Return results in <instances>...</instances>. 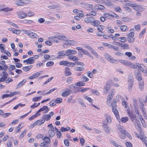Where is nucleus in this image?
<instances>
[{"instance_id":"nucleus-1","label":"nucleus","mask_w":147,"mask_h":147,"mask_svg":"<svg viewBox=\"0 0 147 147\" xmlns=\"http://www.w3.org/2000/svg\"><path fill=\"white\" fill-rule=\"evenodd\" d=\"M140 106L139 105L137 107L135 106V113L139 115L138 117L141 122L142 123V121L143 120L142 117L141 115H140V113L138 111V109L140 108L141 109V111L143 113V116L145 117H146V112L145 110L144 107L143 105L142 104H140Z\"/></svg>"},{"instance_id":"nucleus-2","label":"nucleus","mask_w":147,"mask_h":147,"mask_svg":"<svg viewBox=\"0 0 147 147\" xmlns=\"http://www.w3.org/2000/svg\"><path fill=\"white\" fill-rule=\"evenodd\" d=\"M29 1L28 0H16L14 4L18 6L24 5L29 3Z\"/></svg>"},{"instance_id":"nucleus-3","label":"nucleus","mask_w":147,"mask_h":147,"mask_svg":"<svg viewBox=\"0 0 147 147\" xmlns=\"http://www.w3.org/2000/svg\"><path fill=\"white\" fill-rule=\"evenodd\" d=\"M103 16L109 20H111L112 19L111 17L115 18L117 19H118L119 18V16L114 12H113L112 14L107 13H105L103 14Z\"/></svg>"},{"instance_id":"nucleus-4","label":"nucleus","mask_w":147,"mask_h":147,"mask_svg":"<svg viewBox=\"0 0 147 147\" xmlns=\"http://www.w3.org/2000/svg\"><path fill=\"white\" fill-rule=\"evenodd\" d=\"M112 83V80H109L107 81V84L104 87V92L107 94L111 88V84Z\"/></svg>"},{"instance_id":"nucleus-5","label":"nucleus","mask_w":147,"mask_h":147,"mask_svg":"<svg viewBox=\"0 0 147 147\" xmlns=\"http://www.w3.org/2000/svg\"><path fill=\"white\" fill-rule=\"evenodd\" d=\"M17 14L18 18L20 19H24L27 16V14L23 11H18Z\"/></svg>"},{"instance_id":"nucleus-6","label":"nucleus","mask_w":147,"mask_h":147,"mask_svg":"<svg viewBox=\"0 0 147 147\" xmlns=\"http://www.w3.org/2000/svg\"><path fill=\"white\" fill-rule=\"evenodd\" d=\"M45 122V120H44L40 119L37 120L34 122L33 124H30V127L31 128H33L36 125H41L44 123Z\"/></svg>"},{"instance_id":"nucleus-7","label":"nucleus","mask_w":147,"mask_h":147,"mask_svg":"<svg viewBox=\"0 0 147 147\" xmlns=\"http://www.w3.org/2000/svg\"><path fill=\"white\" fill-rule=\"evenodd\" d=\"M61 5H60L56 3L55 2L53 3L51 5H48V8L51 9H56L57 10H59L61 8Z\"/></svg>"},{"instance_id":"nucleus-8","label":"nucleus","mask_w":147,"mask_h":147,"mask_svg":"<svg viewBox=\"0 0 147 147\" xmlns=\"http://www.w3.org/2000/svg\"><path fill=\"white\" fill-rule=\"evenodd\" d=\"M105 58L110 63H115L117 61V60L114 59L108 54H105Z\"/></svg>"},{"instance_id":"nucleus-9","label":"nucleus","mask_w":147,"mask_h":147,"mask_svg":"<svg viewBox=\"0 0 147 147\" xmlns=\"http://www.w3.org/2000/svg\"><path fill=\"white\" fill-rule=\"evenodd\" d=\"M111 105L112 107V111L115 115L117 119L118 120L119 118V112L116 108V106L115 105H113L112 104H111Z\"/></svg>"},{"instance_id":"nucleus-10","label":"nucleus","mask_w":147,"mask_h":147,"mask_svg":"<svg viewBox=\"0 0 147 147\" xmlns=\"http://www.w3.org/2000/svg\"><path fill=\"white\" fill-rule=\"evenodd\" d=\"M114 89L111 90L110 93H109V95L107 97V105H110L111 102V101L112 99L113 96L112 95L114 93V91L113 90Z\"/></svg>"},{"instance_id":"nucleus-11","label":"nucleus","mask_w":147,"mask_h":147,"mask_svg":"<svg viewBox=\"0 0 147 147\" xmlns=\"http://www.w3.org/2000/svg\"><path fill=\"white\" fill-rule=\"evenodd\" d=\"M137 67L143 73H146L147 70V69H146L145 66L142 64L137 63Z\"/></svg>"},{"instance_id":"nucleus-12","label":"nucleus","mask_w":147,"mask_h":147,"mask_svg":"<svg viewBox=\"0 0 147 147\" xmlns=\"http://www.w3.org/2000/svg\"><path fill=\"white\" fill-rule=\"evenodd\" d=\"M65 56H70L72 55H75L77 53V51L75 50H71L68 49L66 50L65 51Z\"/></svg>"},{"instance_id":"nucleus-13","label":"nucleus","mask_w":147,"mask_h":147,"mask_svg":"<svg viewBox=\"0 0 147 147\" xmlns=\"http://www.w3.org/2000/svg\"><path fill=\"white\" fill-rule=\"evenodd\" d=\"M120 132L119 133V134L120 137L124 139L125 138V136L127 135L128 133L127 132L123 129H119Z\"/></svg>"},{"instance_id":"nucleus-14","label":"nucleus","mask_w":147,"mask_h":147,"mask_svg":"<svg viewBox=\"0 0 147 147\" xmlns=\"http://www.w3.org/2000/svg\"><path fill=\"white\" fill-rule=\"evenodd\" d=\"M133 8L134 10L137 11H142L143 10L142 6L141 5H137L136 3L134 4Z\"/></svg>"},{"instance_id":"nucleus-15","label":"nucleus","mask_w":147,"mask_h":147,"mask_svg":"<svg viewBox=\"0 0 147 147\" xmlns=\"http://www.w3.org/2000/svg\"><path fill=\"white\" fill-rule=\"evenodd\" d=\"M71 90L70 89L67 88L62 93V96L63 97H67L71 93Z\"/></svg>"},{"instance_id":"nucleus-16","label":"nucleus","mask_w":147,"mask_h":147,"mask_svg":"<svg viewBox=\"0 0 147 147\" xmlns=\"http://www.w3.org/2000/svg\"><path fill=\"white\" fill-rule=\"evenodd\" d=\"M105 119L108 123H111L112 122L111 117L108 114H105L104 115Z\"/></svg>"},{"instance_id":"nucleus-17","label":"nucleus","mask_w":147,"mask_h":147,"mask_svg":"<svg viewBox=\"0 0 147 147\" xmlns=\"http://www.w3.org/2000/svg\"><path fill=\"white\" fill-rule=\"evenodd\" d=\"M24 63H26L27 64H33L34 62V60L33 59V57H30L28 59L24 60Z\"/></svg>"},{"instance_id":"nucleus-18","label":"nucleus","mask_w":147,"mask_h":147,"mask_svg":"<svg viewBox=\"0 0 147 147\" xmlns=\"http://www.w3.org/2000/svg\"><path fill=\"white\" fill-rule=\"evenodd\" d=\"M49 40L53 41V42H55L56 43L59 42L58 41V35H57L55 36H52L49 37L48 38Z\"/></svg>"},{"instance_id":"nucleus-19","label":"nucleus","mask_w":147,"mask_h":147,"mask_svg":"<svg viewBox=\"0 0 147 147\" xmlns=\"http://www.w3.org/2000/svg\"><path fill=\"white\" fill-rule=\"evenodd\" d=\"M16 92H15L13 93L12 92H11L9 94H4L3 95L1 96V97L2 99H4L5 98H6L9 96L10 97H11L12 96L15 95L16 94Z\"/></svg>"},{"instance_id":"nucleus-20","label":"nucleus","mask_w":147,"mask_h":147,"mask_svg":"<svg viewBox=\"0 0 147 147\" xmlns=\"http://www.w3.org/2000/svg\"><path fill=\"white\" fill-rule=\"evenodd\" d=\"M66 44L67 45H69L70 46L74 45L77 44L76 41L73 40H66Z\"/></svg>"},{"instance_id":"nucleus-21","label":"nucleus","mask_w":147,"mask_h":147,"mask_svg":"<svg viewBox=\"0 0 147 147\" xmlns=\"http://www.w3.org/2000/svg\"><path fill=\"white\" fill-rule=\"evenodd\" d=\"M128 66L131 68L136 69L137 68V63L134 64L130 61H128L127 65Z\"/></svg>"},{"instance_id":"nucleus-22","label":"nucleus","mask_w":147,"mask_h":147,"mask_svg":"<svg viewBox=\"0 0 147 147\" xmlns=\"http://www.w3.org/2000/svg\"><path fill=\"white\" fill-rule=\"evenodd\" d=\"M135 75L136 76L137 79L139 82L143 81L142 80L141 74L140 72L138 71L137 73H135Z\"/></svg>"},{"instance_id":"nucleus-23","label":"nucleus","mask_w":147,"mask_h":147,"mask_svg":"<svg viewBox=\"0 0 147 147\" xmlns=\"http://www.w3.org/2000/svg\"><path fill=\"white\" fill-rule=\"evenodd\" d=\"M40 74L41 73L38 72H37L36 73L34 74L33 75L29 77L28 78V79L29 80H32L35 79L38 77Z\"/></svg>"},{"instance_id":"nucleus-24","label":"nucleus","mask_w":147,"mask_h":147,"mask_svg":"<svg viewBox=\"0 0 147 147\" xmlns=\"http://www.w3.org/2000/svg\"><path fill=\"white\" fill-rule=\"evenodd\" d=\"M94 19L92 18L86 17L84 18V22L88 24H92Z\"/></svg>"},{"instance_id":"nucleus-25","label":"nucleus","mask_w":147,"mask_h":147,"mask_svg":"<svg viewBox=\"0 0 147 147\" xmlns=\"http://www.w3.org/2000/svg\"><path fill=\"white\" fill-rule=\"evenodd\" d=\"M49 109L48 107L47 106H44L40 108L38 111V113H39L41 111H44L45 113L48 112L49 111Z\"/></svg>"},{"instance_id":"nucleus-26","label":"nucleus","mask_w":147,"mask_h":147,"mask_svg":"<svg viewBox=\"0 0 147 147\" xmlns=\"http://www.w3.org/2000/svg\"><path fill=\"white\" fill-rule=\"evenodd\" d=\"M129 31L130 32L127 34V37H133L134 35V29L131 28L130 30Z\"/></svg>"},{"instance_id":"nucleus-27","label":"nucleus","mask_w":147,"mask_h":147,"mask_svg":"<svg viewBox=\"0 0 147 147\" xmlns=\"http://www.w3.org/2000/svg\"><path fill=\"white\" fill-rule=\"evenodd\" d=\"M139 88L140 91H142L144 88V82L143 81L138 82Z\"/></svg>"},{"instance_id":"nucleus-28","label":"nucleus","mask_w":147,"mask_h":147,"mask_svg":"<svg viewBox=\"0 0 147 147\" xmlns=\"http://www.w3.org/2000/svg\"><path fill=\"white\" fill-rule=\"evenodd\" d=\"M88 49H90V48ZM91 53L96 58H98L99 56L97 52L93 49H91Z\"/></svg>"},{"instance_id":"nucleus-29","label":"nucleus","mask_w":147,"mask_h":147,"mask_svg":"<svg viewBox=\"0 0 147 147\" xmlns=\"http://www.w3.org/2000/svg\"><path fill=\"white\" fill-rule=\"evenodd\" d=\"M65 74L67 76H70L71 74L70 69L68 67L65 68Z\"/></svg>"},{"instance_id":"nucleus-30","label":"nucleus","mask_w":147,"mask_h":147,"mask_svg":"<svg viewBox=\"0 0 147 147\" xmlns=\"http://www.w3.org/2000/svg\"><path fill=\"white\" fill-rule=\"evenodd\" d=\"M130 118L131 120L134 122H136L137 123V117L136 115L132 114L130 115Z\"/></svg>"},{"instance_id":"nucleus-31","label":"nucleus","mask_w":147,"mask_h":147,"mask_svg":"<svg viewBox=\"0 0 147 147\" xmlns=\"http://www.w3.org/2000/svg\"><path fill=\"white\" fill-rule=\"evenodd\" d=\"M128 118L127 117H122L121 119H119L118 120L119 122H121L123 123L126 122L128 120Z\"/></svg>"},{"instance_id":"nucleus-32","label":"nucleus","mask_w":147,"mask_h":147,"mask_svg":"<svg viewBox=\"0 0 147 147\" xmlns=\"http://www.w3.org/2000/svg\"><path fill=\"white\" fill-rule=\"evenodd\" d=\"M82 50V52H83L84 54L87 55L92 59H94L93 57L87 50L84 49Z\"/></svg>"},{"instance_id":"nucleus-33","label":"nucleus","mask_w":147,"mask_h":147,"mask_svg":"<svg viewBox=\"0 0 147 147\" xmlns=\"http://www.w3.org/2000/svg\"><path fill=\"white\" fill-rule=\"evenodd\" d=\"M58 39L59 40L66 41L67 39L66 37L64 35H58Z\"/></svg>"},{"instance_id":"nucleus-34","label":"nucleus","mask_w":147,"mask_h":147,"mask_svg":"<svg viewBox=\"0 0 147 147\" xmlns=\"http://www.w3.org/2000/svg\"><path fill=\"white\" fill-rule=\"evenodd\" d=\"M40 115V113H38V112H37L35 114L32 115L31 117H29L28 119L30 121L32 120L38 116Z\"/></svg>"},{"instance_id":"nucleus-35","label":"nucleus","mask_w":147,"mask_h":147,"mask_svg":"<svg viewBox=\"0 0 147 147\" xmlns=\"http://www.w3.org/2000/svg\"><path fill=\"white\" fill-rule=\"evenodd\" d=\"M32 67V65H30L23 67L22 68V70L25 71H28L31 69Z\"/></svg>"},{"instance_id":"nucleus-36","label":"nucleus","mask_w":147,"mask_h":147,"mask_svg":"<svg viewBox=\"0 0 147 147\" xmlns=\"http://www.w3.org/2000/svg\"><path fill=\"white\" fill-rule=\"evenodd\" d=\"M100 23L99 21L97 20H93L91 24H92V25L94 26L97 27L100 24Z\"/></svg>"},{"instance_id":"nucleus-37","label":"nucleus","mask_w":147,"mask_h":147,"mask_svg":"<svg viewBox=\"0 0 147 147\" xmlns=\"http://www.w3.org/2000/svg\"><path fill=\"white\" fill-rule=\"evenodd\" d=\"M42 140L44 141V142L46 145L49 144L51 141L50 139L48 137H45Z\"/></svg>"},{"instance_id":"nucleus-38","label":"nucleus","mask_w":147,"mask_h":147,"mask_svg":"<svg viewBox=\"0 0 147 147\" xmlns=\"http://www.w3.org/2000/svg\"><path fill=\"white\" fill-rule=\"evenodd\" d=\"M117 61L120 62L124 65L126 66L128 61H125L123 59H118L117 60Z\"/></svg>"},{"instance_id":"nucleus-39","label":"nucleus","mask_w":147,"mask_h":147,"mask_svg":"<svg viewBox=\"0 0 147 147\" xmlns=\"http://www.w3.org/2000/svg\"><path fill=\"white\" fill-rule=\"evenodd\" d=\"M34 22L33 21L28 20V19H25L23 21V23L25 24H30L32 23H33Z\"/></svg>"},{"instance_id":"nucleus-40","label":"nucleus","mask_w":147,"mask_h":147,"mask_svg":"<svg viewBox=\"0 0 147 147\" xmlns=\"http://www.w3.org/2000/svg\"><path fill=\"white\" fill-rule=\"evenodd\" d=\"M49 136L52 137L54 136L55 132L54 129H49Z\"/></svg>"},{"instance_id":"nucleus-41","label":"nucleus","mask_w":147,"mask_h":147,"mask_svg":"<svg viewBox=\"0 0 147 147\" xmlns=\"http://www.w3.org/2000/svg\"><path fill=\"white\" fill-rule=\"evenodd\" d=\"M26 82V80H24L22 82H20L17 86V88H19L22 86H23L25 83Z\"/></svg>"},{"instance_id":"nucleus-42","label":"nucleus","mask_w":147,"mask_h":147,"mask_svg":"<svg viewBox=\"0 0 147 147\" xmlns=\"http://www.w3.org/2000/svg\"><path fill=\"white\" fill-rule=\"evenodd\" d=\"M120 29L122 32H125L128 30V28L126 25H123L120 26Z\"/></svg>"},{"instance_id":"nucleus-43","label":"nucleus","mask_w":147,"mask_h":147,"mask_svg":"<svg viewBox=\"0 0 147 147\" xmlns=\"http://www.w3.org/2000/svg\"><path fill=\"white\" fill-rule=\"evenodd\" d=\"M68 59L70 60H72L74 61H76L78 60V59L77 57L75 56L71 55L68 57Z\"/></svg>"},{"instance_id":"nucleus-44","label":"nucleus","mask_w":147,"mask_h":147,"mask_svg":"<svg viewBox=\"0 0 147 147\" xmlns=\"http://www.w3.org/2000/svg\"><path fill=\"white\" fill-rule=\"evenodd\" d=\"M75 85L78 86H84L85 84L82 81H79L76 83Z\"/></svg>"},{"instance_id":"nucleus-45","label":"nucleus","mask_w":147,"mask_h":147,"mask_svg":"<svg viewBox=\"0 0 147 147\" xmlns=\"http://www.w3.org/2000/svg\"><path fill=\"white\" fill-rule=\"evenodd\" d=\"M51 118V116L49 114L44 115L43 116V119L47 121L50 119Z\"/></svg>"},{"instance_id":"nucleus-46","label":"nucleus","mask_w":147,"mask_h":147,"mask_svg":"<svg viewBox=\"0 0 147 147\" xmlns=\"http://www.w3.org/2000/svg\"><path fill=\"white\" fill-rule=\"evenodd\" d=\"M7 23L9 25H11L12 26H14L16 28H19V27L17 24H16L12 21H9Z\"/></svg>"},{"instance_id":"nucleus-47","label":"nucleus","mask_w":147,"mask_h":147,"mask_svg":"<svg viewBox=\"0 0 147 147\" xmlns=\"http://www.w3.org/2000/svg\"><path fill=\"white\" fill-rule=\"evenodd\" d=\"M13 9V8H10L8 7L2 8V11L5 12H8L12 11Z\"/></svg>"},{"instance_id":"nucleus-48","label":"nucleus","mask_w":147,"mask_h":147,"mask_svg":"<svg viewBox=\"0 0 147 147\" xmlns=\"http://www.w3.org/2000/svg\"><path fill=\"white\" fill-rule=\"evenodd\" d=\"M117 40L121 42H124L127 40V39L126 37H120L117 38Z\"/></svg>"},{"instance_id":"nucleus-49","label":"nucleus","mask_w":147,"mask_h":147,"mask_svg":"<svg viewBox=\"0 0 147 147\" xmlns=\"http://www.w3.org/2000/svg\"><path fill=\"white\" fill-rule=\"evenodd\" d=\"M78 103L84 107H86V105L83 102L81 98H78Z\"/></svg>"},{"instance_id":"nucleus-50","label":"nucleus","mask_w":147,"mask_h":147,"mask_svg":"<svg viewBox=\"0 0 147 147\" xmlns=\"http://www.w3.org/2000/svg\"><path fill=\"white\" fill-rule=\"evenodd\" d=\"M69 63V62L66 61H61L59 63V64L60 65H65Z\"/></svg>"},{"instance_id":"nucleus-51","label":"nucleus","mask_w":147,"mask_h":147,"mask_svg":"<svg viewBox=\"0 0 147 147\" xmlns=\"http://www.w3.org/2000/svg\"><path fill=\"white\" fill-rule=\"evenodd\" d=\"M58 54L59 57L65 56V52L64 51H60L58 53Z\"/></svg>"},{"instance_id":"nucleus-52","label":"nucleus","mask_w":147,"mask_h":147,"mask_svg":"<svg viewBox=\"0 0 147 147\" xmlns=\"http://www.w3.org/2000/svg\"><path fill=\"white\" fill-rule=\"evenodd\" d=\"M130 18L127 17H123L122 18V20L125 22H129L131 20Z\"/></svg>"},{"instance_id":"nucleus-53","label":"nucleus","mask_w":147,"mask_h":147,"mask_svg":"<svg viewBox=\"0 0 147 147\" xmlns=\"http://www.w3.org/2000/svg\"><path fill=\"white\" fill-rule=\"evenodd\" d=\"M2 75L3 77L6 80L8 76L7 73L6 71H3L2 73Z\"/></svg>"},{"instance_id":"nucleus-54","label":"nucleus","mask_w":147,"mask_h":147,"mask_svg":"<svg viewBox=\"0 0 147 147\" xmlns=\"http://www.w3.org/2000/svg\"><path fill=\"white\" fill-rule=\"evenodd\" d=\"M5 45L4 44H0V50L1 52L2 53H3L5 50Z\"/></svg>"},{"instance_id":"nucleus-55","label":"nucleus","mask_w":147,"mask_h":147,"mask_svg":"<svg viewBox=\"0 0 147 147\" xmlns=\"http://www.w3.org/2000/svg\"><path fill=\"white\" fill-rule=\"evenodd\" d=\"M84 98L86 99L90 103H92L93 102V100L90 97L87 96H84Z\"/></svg>"},{"instance_id":"nucleus-56","label":"nucleus","mask_w":147,"mask_h":147,"mask_svg":"<svg viewBox=\"0 0 147 147\" xmlns=\"http://www.w3.org/2000/svg\"><path fill=\"white\" fill-rule=\"evenodd\" d=\"M56 101L55 99L52 100L49 103L50 105L51 106H53L56 104Z\"/></svg>"},{"instance_id":"nucleus-57","label":"nucleus","mask_w":147,"mask_h":147,"mask_svg":"<svg viewBox=\"0 0 147 147\" xmlns=\"http://www.w3.org/2000/svg\"><path fill=\"white\" fill-rule=\"evenodd\" d=\"M25 106V104H22L21 103H19L17 105H16L13 108V109L14 110L20 107H23Z\"/></svg>"},{"instance_id":"nucleus-58","label":"nucleus","mask_w":147,"mask_h":147,"mask_svg":"<svg viewBox=\"0 0 147 147\" xmlns=\"http://www.w3.org/2000/svg\"><path fill=\"white\" fill-rule=\"evenodd\" d=\"M122 47L124 49H129L130 47L129 45L127 44H123Z\"/></svg>"},{"instance_id":"nucleus-59","label":"nucleus","mask_w":147,"mask_h":147,"mask_svg":"<svg viewBox=\"0 0 147 147\" xmlns=\"http://www.w3.org/2000/svg\"><path fill=\"white\" fill-rule=\"evenodd\" d=\"M57 89V88H54L53 89H51L50 90H49V91H48L47 92H46L45 93V95H47L48 94H50L52 92L54 91V90H56Z\"/></svg>"},{"instance_id":"nucleus-60","label":"nucleus","mask_w":147,"mask_h":147,"mask_svg":"<svg viewBox=\"0 0 147 147\" xmlns=\"http://www.w3.org/2000/svg\"><path fill=\"white\" fill-rule=\"evenodd\" d=\"M27 14V16L29 17H31L34 16L35 15V13L34 12L31 11H29L28 12Z\"/></svg>"},{"instance_id":"nucleus-61","label":"nucleus","mask_w":147,"mask_h":147,"mask_svg":"<svg viewBox=\"0 0 147 147\" xmlns=\"http://www.w3.org/2000/svg\"><path fill=\"white\" fill-rule=\"evenodd\" d=\"M76 70L77 71H81L84 70V68L83 67H77L75 68Z\"/></svg>"},{"instance_id":"nucleus-62","label":"nucleus","mask_w":147,"mask_h":147,"mask_svg":"<svg viewBox=\"0 0 147 147\" xmlns=\"http://www.w3.org/2000/svg\"><path fill=\"white\" fill-rule=\"evenodd\" d=\"M98 30L100 31H102L104 28V27L103 25H98L97 26Z\"/></svg>"},{"instance_id":"nucleus-63","label":"nucleus","mask_w":147,"mask_h":147,"mask_svg":"<svg viewBox=\"0 0 147 147\" xmlns=\"http://www.w3.org/2000/svg\"><path fill=\"white\" fill-rule=\"evenodd\" d=\"M108 123L105 121L103 122L102 126L104 128H107L108 127Z\"/></svg>"},{"instance_id":"nucleus-64","label":"nucleus","mask_w":147,"mask_h":147,"mask_svg":"<svg viewBox=\"0 0 147 147\" xmlns=\"http://www.w3.org/2000/svg\"><path fill=\"white\" fill-rule=\"evenodd\" d=\"M54 64V62L53 61H49L47 63L46 66L47 67H50L53 65Z\"/></svg>"}]
</instances>
